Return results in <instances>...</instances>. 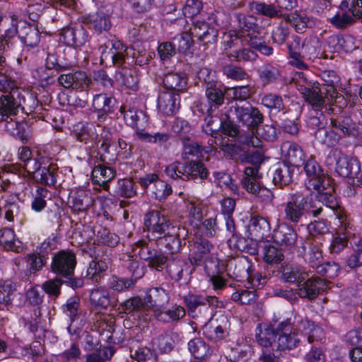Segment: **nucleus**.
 Listing matches in <instances>:
<instances>
[{
	"label": "nucleus",
	"instance_id": "nucleus-1",
	"mask_svg": "<svg viewBox=\"0 0 362 362\" xmlns=\"http://www.w3.org/2000/svg\"><path fill=\"white\" fill-rule=\"evenodd\" d=\"M320 203L317 198L313 199L299 192L289 194L281 205L283 220L296 226L302 223L308 214L317 217L322 211Z\"/></svg>",
	"mask_w": 362,
	"mask_h": 362
},
{
	"label": "nucleus",
	"instance_id": "nucleus-2",
	"mask_svg": "<svg viewBox=\"0 0 362 362\" xmlns=\"http://www.w3.org/2000/svg\"><path fill=\"white\" fill-rule=\"evenodd\" d=\"M303 165L307 177L306 187L317 192L316 198L320 202L331 207L336 206L334 187L330 177L324 172L321 165L312 157L305 160Z\"/></svg>",
	"mask_w": 362,
	"mask_h": 362
},
{
	"label": "nucleus",
	"instance_id": "nucleus-3",
	"mask_svg": "<svg viewBox=\"0 0 362 362\" xmlns=\"http://www.w3.org/2000/svg\"><path fill=\"white\" fill-rule=\"evenodd\" d=\"M166 174L173 179L184 181L208 177L209 170L200 160H192L185 162H175L165 169Z\"/></svg>",
	"mask_w": 362,
	"mask_h": 362
},
{
	"label": "nucleus",
	"instance_id": "nucleus-4",
	"mask_svg": "<svg viewBox=\"0 0 362 362\" xmlns=\"http://www.w3.org/2000/svg\"><path fill=\"white\" fill-rule=\"evenodd\" d=\"M166 174L173 179L184 181L208 177L209 170L200 160H192L185 162H175L165 169Z\"/></svg>",
	"mask_w": 362,
	"mask_h": 362
},
{
	"label": "nucleus",
	"instance_id": "nucleus-5",
	"mask_svg": "<svg viewBox=\"0 0 362 362\" xmlns=\"http://www.w3.org/2000/svg\"><path fill=\"white\" fill-rule=\"evenodd\" d=\"M247 162L252 166H246L243 170L244 175L241 179L243 187L250 193L257 194L261 190L259 180L262 175L259 171V165L264 161V156L259 151L248 154Z\"/></svg>",
	"mask_w": 362,
	"mask_h": 362
},
{
	"label": "nucleus",
	"instance_id": "nucleus-6",
	"mask_svg": "<svg viewBox=\"0 0 362 362\" xmlns=\"http://www.w3.org/2000/svg\"><path fill=\"white\" fill-rule=\"evenodd\" d=\"M227 117L228 119H235L238 123L252 130L257 129L264 120V116L261 112L249 104L242 106L235 104L231 106Z\"/></svg>",
	"mask_w": 362,
	"mask_h": 362
},
{
	"label": "nucleus",
	"instance_id": "nucleus-7",
	"mask_svg": "<svg viewBox=\"0 0 362 362\" xmlns=\"http://www.w3.org/2000/svg\"><path fill=\"white\" fill-rule=\"evenodd\" d=\"M144 226L148 232V238L152 240H158L173 228L168 218L158 211H151L144 216Z\"/></svg>",
	"mask_w": 362,
	"mask_h": 362
},
{
	"label": "nucleus",
	"instance_id": "nucleus-8",
	"mask_svg": "<svg viewBox=\"0 0 362 362\" xmlns=\"http://www.w3.org/2000/svg\"><path fill=\"white\" fill-rule=\"evenodd\" d=\"M276 350H292L296 348L300 342L302 334L297 329H294L288 320L277 324Z\"/></svg>",
	"mask_w": 362,
	"mask_h": 362
},
{
	"label": "nucleus",
	"instance_id": "nucleus-9",
	"mask_svg": "<svg viewBox=\"0 0 362 362\" xmlns=\"http://www.w3.org/2000/svg\"><path fill=\"white\" fill-rule=\"evenodd\" d=\"M297 88L305 100L316 110H322L323 108L327 110L326 91L323 87L320 88L305 79L303 83L297 84Z\"/></svg>",
	"mask_w": 362,
	"mask_h": 362
},
{
	"label": "nucleus",
	"instance_id": "nucleus-10",
	"mask_svg": "<svg viewBox=\"0 0 362 362\" xmlns=\"http://www.w3.org/2000/svg\"><path fill=\"white\" fill-rule=\"evenodd\" d=\"M76 265V255L71 251H59L52 257V272L64 278H69L74 275Z\"/></svg>",
	"mask_w": 362,
	"mask_h": 362
},
{
	"label": "nucleus",
	"instance_id": "nucleus-11",
	"mask_svg": "<svg viewBox=\"0 0 362 362\" xmlns=\"http://www.w3.org/2000/svg\"><path fill=\"white\" fill-rule=\"evenodd\" d=\"M329 156L336 159V172L344 177H355L360 171L359 161L355 158H349L338 149H334L330 152Z\"/></svg>",
	"mask_w": 362,
	"mask_h": 362
},
{
	"label": "nucleus",
	"instance_id": "nucleus-12",
	"mask_svg": "<svg viewBox=\"0 0 362 362\" xmlns=\"http://www.w3.org/2000/svg\"><path fill=\"white\" fill-rule=\"evenodd\" d=\"M329 282L318 276H311L307 280L300 282L296 290V293L301 298L310 300H315L318 295L325 291Z\"/></svg>",
	"mask_w": 362,
	"mask_h": 362
},
{
	"label": "nucleus",
	"instance_id": "nucleus-13",
	"mask_svg": "<svg viewBox=\"0 0 362 362\" xmlns=\"http://www.w3.org/2000/svg\"><path fill=\"white\" fill-rule=\"evenodd\" d=\"M195 268L196 266L182 259H170L166 266L167 272L171 279L176 282L182 281L185 284L189 282Z\"/></svg>",
	"mask_w": 362,
	"mask_h": 362
},
{
	"label": "nucleus",
	"instance_id": "nucleus-14",
	"mask_svg": "<svg viewBox=\"0 0 362 362\" xmlns=\"http://www.w3.org/2000/svg\"><path fill=\"white\" fill-rule=\"evenodd\" d=\"M189 262L197 267L203 264L214 246L207 239L197 236L189 242Z\"/></svg>",
	"mask_w": 362,
	"mask_h": 362
},
{
	"label": "nucleus",
	"instance_id": "nucleus-15",
	"mask_svg": "<svg viewBox=\"0 0 362 362\" xmlns=\"http://www.w3.org/2000/svg\"><path fill=\"white\" fill-rule=\"evenodd\" d=\"M22 89H14L11 93L0 97V121L15 117L21 107Z\"/></svg>",
	"mask_w": 362,
	"mask_h": 362
},
{
	"label": "nucleus",
	"instance_id": "nucleus-16",
	"mask_svg": "<svg viewBox=\"0 0 362 362\" xmlns=\"http://www.w3.org/2000/svg\"><path fill=\"white\" fill-rule=\"evenodd\" d=\"M293 226L286 222L279 224L273 231L274 242L280 246L289 248L294 247L298 235Z\"/></svg>",
	"mask_w": 362,
	"mask_h": 362
},
{
	"label": "nucleus",
	"instance_id": "nucleus-17",
	"mask_svg": "<svg viewBox=\"0 0 362 362\" xmlns=\"http://www.w3.org/2000/svg\"><path fill=\"white\" fill-rule=\"evenodd\" d=\"M100 51V62L110 59L114 64L122 65L124 62L127 47L120 41L106 42L104 45L99 47Z\"/></svg>",
	"mask_w": 362,
	"mask_h": 362
},
{
	"label": "nucleus",
	"instance_id": "nucleus-18",
	"mask_svg": "<svg viewBox=\"0 0 362 362\" xmlns=\"http://www.w3.org/2000/svg\"><path fill=\"white\" fill-rule=\"evenodd\" d=\"M281 153L286 163L297 168L303 165L305 155L298 144L289 141H284L281 146Z\"/></svg>",
	"mask_w": 362,
	"mask_h": 362
},
{
	"label": "nucleus",
	"instance_id": "nucleus-19",
	"mask_svg": "<svg viewBox=\"0 0 362 362\" xmlns=\"http://www.w3.org/2000/svg\"><path fill=\"white\" fill-rule=\"evenodd\" d=\"M189 31L194 37L204 44L214 43L218 37V30L204 21H197L190 27Z\"/></svg>",
	"mask_w": 362,
	"mask_h": 362
},
{
	"label": "nucleus",
	"instance_id": "nucleus-20",
	"mask_svg": "<svg viewBox=\"0 0 362 362\" xmlns=\"http://www.w3.org/2000/svg\"><path fill=\"white\" fill-rule=\"evenodd\" d=\"M300 255L303 256L308 265L317 270L323 262L322 252L317 246L310 244L309 242L302 241L300 249L298 250Z\"/></svg>",
	"mask_w": 362,
	"mask_h": 362
},
{
	"label": "nucleus",
	"instance_id": "nucleus-21",
	"mask_svg": "<svg viewBox=\"0 0 362 362\" xmlns=\"http://www.w3.org/2000/svg\"><path fill=\"white\" fill-rule=\"evenodd\" d=\"M114 172L110 168L100 164L95 166L92 170V188L100 191L101 189L107 190L108 182L114 177Z\"/></svg>",
	"mask_w": 362,
	"mask_h": 362
},
{
	"label": "nucleus",
	"instance_id": "nucleus-22",
	"mask_svg": "<svg viewBox=\"0 0 362 362\" xmlns=\"http://www.w3.org/2000/svg\"><path fill=\"white\" fill-rule=\"evenodd\" d=\"M0 124L1 127H4L10 135L20 139L23 143L28 141L30 135L26 123L17 121L14 117H11L0 121Z\"/></svg>",
	"mask_w": 362,
	"mask_h": 362
},
{
	"label": "nucleus",
	"instance_id": "nucleus-23",
	"mask_svg": "<svg viewBox=\"0 0 362 362\" xmlns=\"http://www.w3.org/2000/svg\"><path fill=\"white\" fill-rule=\"evenodd\" d=\"M158 108L164 115L175 114L180 108V95L172 92H162L158 98Z\"/></svg>",
	"mask_w": 362,
	"mask_h": 362
},
{
	"label": "nucleus",
	"instance_id": "nucleus-24",
	"mask_svg": "<svg viewBox=\"0 0 362 362\" xmlns=\"http://www.w3.org/2000/svg\"><path fill=\"white\" fill-rule=\"evenodd\" d=\"M226 91L222 85L218 82L211 84L205 88V95L208 104V111L215 112L224 103Z\"/></svg>",
	"mask_w": 362,
	"mask_h": 362
},
{
	"label": "nucleus",
	"instance_id": "nucleus-25",
	"mask_svg": "<svg viewBox=\"0 0 362 362\" xmlns=\"http://www.w3.org/2000/svg\"><path fill=\"white\" fill-rule=\"evenodd\" d=\"M209 323L206 324L204 327V334L206 338L213 341H218L225 338L228 334L227 332V323L228 320L225 316H221L220 318L221 323L218 322V320L216 321L208 320Z\"/></svg>",
	"mask_w": 362,
	"mask_h": 362
},
{
	"label": "nucleus",
	"instance_id": "nucleus-26",
	"mask_svg": "<svg viewBox=\"0 0 362 362\" xmlns=\"http://www.w3.org/2000/svg\"><path fill=\"white\" fill-rule=\"evenodd\" d=\"M279 272L281 273V281L289 284H296L297 286L308 276V273L302 267L294 264L281 265Z\"/></svg>",
	"mask_w": 362,
	"mask_h": 362
},
{
	"label": "nucleus",
	"instance_id": "nucleus-27",
	"mask_svg": "<svg viewBox=\"0 0 362 362\" xmlns=\"http://www.w3.org/2000/svg\"><path fill=\"white\" fill-rule=\"evenodd\" d=\"M258 332L256 333V339L258 344L265 348L272 347V350L276 349L277 324L265 325L263 328L258 326Z\"/></svg>",
	"mask_w": 362,
	"mask_h": 362
},
{
	"label": "nucleus",
	"instance_id": "nucleus-28",
	"mask_svg": "<svg viewBox=\"0 0 362 362\" xmlns=\"http://www.w3.org/2000/svg\"><path fill=\"white\" fill-rule=\"evenodd\" d=\"M248 228L252 239L259 240L267 235L270 231L271 226L267 218L260 216H253L249 221Z\"/></svg>",
	"mask_w": 362,
	"mask_h": 362
},
{
	"label": "nucleus",
	"instance_id": "nucleus-29",
	"mask_svg": "<svg viewBox=\"0 0 362 362\" xmlns=\"http://www.w3.org/2000/svg\"><path fill=\"white\" fill-rule=\"evenodd\" d=\"M223 306V303L219 301L216 296H211L207 300H205L199 305L195 310L189 313L193 318H200L204 320H211L213 315V308H220Z\"/></svg>",
	"mask_w": 362,
	"mask_h": 362
},
{
	"label": "nucleus",
	"instance_id": "nucleus-30",
	"mask_svg": "<svg viewBox=\"0 0 362 362\" xmlns=\"http://www.w3.org/2000/svg\"><path fill=\"white\" fill-rule=\"evenodd\" d=\"M169 298V294L165 289L153 287L147 291L144 300L148 309L154 307L156 309H161L168 303Z\"/></svg>",
	"mask_w": 362,
	"mask_h": 362
},
{
	"label": "nucleus",
	"instance_id": "nucleus-31",
	"mask_svg": "<svg viewBox=\"0 0 362 362\" xmlns=\"http://www.w3.org/2000/svg\"><path fill=\"white\" fill-rule=\"evenodd\" d=\"M179 230L180 228L178 227L174 226L168 231L169 233H167L156 242L158 245H163L169 253H177L181 247Z\"/></svg>",
	"mask_w": 362,
	"mask_h": 362
},
{
	"label": "nucleus",
	"instance_id": "nucleus-32",
	"mask_svg": "<svg viewBox=\"0 0 362 362\" xmlns=\"http://www.w3.org/2000/svg\"><path fill=\"white\" fill-rule=\"evenodd\" d=\"M0 245L6 250L21 252L23 250V243L16 238L14 231L8 228L0 230Z\"/></svg>",
	"mask_w": 362,
	"mask_h": 362
},
{
	"label": "nucleus",
	"instance_id": "nucleus-33",
	"mask_svg": "<svg viewBox=\"0 0 362 362\" xmlns=\"http://www.w3.org/2000/svg\"><path fill=\"white\" fill-rule=\"evenodd\" d=\"M285 19L298 33H303L307 28H312L315 25L313 18L300 12L288 14Z\"/></svg>",
	"mask_w": 362,
	"mask_h": 362
},
{
	"label": "nucleus",
	"instance_id": "nucleus-34",
	"mask_svg": "<svg viewBox=\"0 0 362 362\" xmlns=\"http://www.w3.org/2000/svg\"><path fill=\"white\" fill-rule=\"evenodd\" d=\"M18 37L27 47H34L40 41V32L37 27L24 23L18 31Z\"/></svg>",
	"mask_w": 362,
	"mask_h": 362
},
{
	"label": "nucleus",
	"instance_id": "nucleus-35",
	"mask_svg": "<svg viewBox=\"0 0 362 362\" xmlns=\"http://www.w3.org/2000/svg\"><path fill=\"white\" fill-rule=\"evenodd\" d=\"M186 314L185 310L183 307L177 305H174L171 308L163 310L161 309H154L153 315L155 317L162 322H170L177 321L185 317Z\"/></svg>",
	"mask_w": 362,
	"mask_h": 362
},
{
	"label": "nucleus",
	"instance_id": "nucleus-36",
	"mask_svg": "<svg viewBox=\"0 0 362 362\" xmlns=\"http://www.w3.org/2000/svg\"><path fill=\"white\" fill-rule=\"evenodd\" d=\"M293 170L286 163H277L273 172V182L280 187L288 185L292 181Z\"/></svg>",
	"mask_w": 362,
	"mask_h": 362
},
{
	"label": "nucleus",
	"instance_id": "nucleus-37",
	"mask_svg": "<svg viewBox=\"0 0 362 362\" xmlns=\"http://www.w3.org/2000/svg\"><path fill=\"white\" fill-rule=\"evenodd\" d=\"M182 144V157L185 160H189L193 158H199L202 156L203 151L207 152L206 147L197 141L192 140L189 136L181 137Z\"/></svg>",
	"mask_w": 362,
	"mask_h": 362
},
{
	"label": "nucleus",
	"instance_id": "nucleus-38",
	"mask_svg": "<svg viewBox=\"0 0 362 362\" xmlns=\"http://www.w3.org/2000/svg\"><path fill=\"white\" fill-rule=\"evenodd\" d=\"M163 85L168 90L182 92L186 89L187 78L185 74L169 72L163 77Z\"/></svg>",
	"mask_w": 362,
	"mask_h": 362
},
{
	"label": "nucleus",
	"instance_id": "nucleus-39",
	"mask_svg": "<svg viewBox=\"0 0 362 362\" xmlns=\"http://www.w3.org/2000/svg\"><path fill=\"white\" fill-rule=\"evenodd\" d=\"M321 54V43L319 38L314 35L306 37L303 40L302 57L310 60L319 57Z\"/></svg>",
	"mask_w": 362,
	"mask_h": 362
},
{
	"label": "nucleus",
	"instance_id": "nucleus-40",
	"mask_svg": "<svg viewBox=\"0 0 362 362\" xmlns=\"http://www.w3.org/2000/svg\"><path fill=\"white\" fill-rule=\"evenodd\" d=\"M97 126L98 129H95V141L94 146H92V148H95L98 151L97 156H95V157L100 155V160H105L102 153H107L108 151V148L110 147L109 140L110 134L99 123Z\"/></svg>",
	"mask_w": 362,
	"mask_h": 362
},
{
	"label": "nucleus",
	"instance_id": "nucleus-41",
	"mask_svg": "<svg viewBox=\"0 0 362 362\" xmlns=\"http://www.w3.org/2000/svg\"><path fill=\"white\" fill-rule=\"evenodd\" d=\"M250 8L257 15L264 16L270 18H279L281 16L276 5L264 1H253L250 4Z\"/></svg>",
	"mask_w": 362,
	"mask_h": 362
},
{
	"label": "nucleus",
	"instance_id": "nucleus-42",
	"mask_svg": "<svg viewBox=\"0 0 362 362\" xmlns=\"http://www.w3.org/2000/svg\"><path fill=\"white\" fill-rule=\"evenodd\" d=\"M238 21V27L239 31H237L244 36V34H250L251 33H259V26L257 23V18L251 15H243L240 13L235 14Z\"/></svg>",
	"mask_w": 362,
	"mask_h": 362
},
{
	"label": "nucleus",
	"instance_id": "nucleus-43",
	"mask_svg": "<svg viewBox=\"0 0 362 362\" xmlns=\"http://www.w3.org/2000/svg\"><path fill=\"white\" fill-rule=\"evenodd\" d=\"M112 13L110 6H101L94 16L93 27L96 31H107L110 27L109 16Z\"/></svg>",
	"mask_w": 362,
	"mask_h": 362
},
{
	"label": "nucleus",
	"instance_id": "nucleus-44",
	"mask_svg": "<svg viewBox=\"0 0 362 362\" xmlns=\"http://www.w3.org/2000/svg\"><path fill=\"white\" fill-rule=\"evenodd\" d=\"M57 167L54 164L42 166L38 170L34 180L37 182H40L47 185H54L57 182Z\"/></svg>",
	"mask_w": 362,
	"mask_h": 362
},
{
	"label": "nucleus",
	"instance_id": "nucleus-45",
	"mask_svg": "<svg viewBox=\"0 0 362 362\" xmlns=\"http://www.w3.org/2000/svg\"><path fill=\"white\" fill-rule=\"evenodd\" d=\"M188 349L195 358H206L211 354L209 346L201 338H194L188 342Z\"/></svg>",
	"mask_w": 362,
	"mask_h": 362
},
{
	"label": "nucleus",
	"instance_id": "nucleus-46",
	"mask_svg": "<svg viewBox=\"0 0 362 362\" xmlns=\"http://www.w3.org/2000/svg\"><path fill=\"white\" fill-rule=\"evenodd\" d=\"M331 127L336 129L342 136H351L354 122L350 117L338 116L330 119Z\"/></svg>",
	"mask_w": 362,
	"mask_h": 362
},
{
	"label": "nucleus",
	"instance_id": "nucleus-47",
	"mask_svg": "<svg viewBox=\"0 0 362 362\" xmlns=\"http://www.w3.org/2000/svg\"><path fill=\"white\" fill-rule=\"evenodd\" d=\"M21 107L23 112L30 115L33 112H38L41 110L39 102L34 93L27 92L22 89L21 93Z\"/></svg>",
	"mask_w": 362,
	"mask_h": 362
},
{
	"label": "nucleus",
	"instance_id": "nucleus-48",
	"mask_svg": "<svg viewBox=\"0 0 362 362\" xmlns=\"http://www.w3.org/2000/svg\"><path fill=\"white\" fill-rule=\"evenodd\" d=\"M110 98L106 94L100 93L94 95L92 106L95 109L97 114V118L99 122L106 117V113L109 111V105L110 103Z\"/></svg>",
	"mask_w": 362,
	"mask_h": 362
},
{
	"label": "nucleus",
	"instance_id": "nucleus-49",
	"mask_svg": "<svg viewBox=\"0 0 362 362\" xmlns=\"http://www.w3.org/2000/svg\"><path fill=\"white\" fill-rule=\"evenodd\" d=\"M214 112L207 110V116L204 118V124L202 126L203 132L211 135L213 138H216L223 126V121L216 115H213Z\"/></svg>",
	"mask_w": 362,
	"mask_h": 362
},
{
	"label": "nucleus",
	"instance_id": "nucleus-50",
	"mask_svg": "<svg viewBox=\"0 0 362 362\" xmlns=\"http://www.w3.org/2000/svg\"><path fill=\"white\" fill-rule=\"evenodd\" d=\"M124 119L127 124L136 129L144 128L147 122V117L141 110L129 109L124 113Z\"/></svg>",
	"mask_w": 362,
	"mask_h": 362
},
{
	"label": "nucleus",
	"instance_id": "nucleus-51",
	"mask_svg": "<svg viewBox=\"0 0 362 362\" xmlns=\"http://www.w3.org/2000/svg\"><path fill=\"white\" fill-rule=\"evenodd\" d=\"M257 73L264 85L275 82L280 76L279 70L271 64H264L259 67Z\"/></svg>",
	"mask_w": 362,
	"mask_h": 362
},
{
	"label": "nucleus",
	"instance_id": "nucleus-52",
	"mask_svg": "<svg viewBox=\"0 0 362 362\" xmlns=\"http://www.w3.org/2000/svg\"><path fill=\"white\" fill-rule=\"evenodd\" d=\"M343 137L339 132L332 127L329 131L325 129L320 130L319 132H315L316 139L328 146H335Z\"/></svg>",
	"mask_w": 362,
	"mask_h": 362
},
{
	"label": "nucleus",
	"instance_id": "nucleus-53",
	"mask_svg": "<svg viewBox=\"0 0 362 362\" xmlns=\"http://www.w3.org/2000/svg\"><path fill=\"white\" fill-rule=\"evenodd\" d=\"M262 104L269 110L270 112H285V105L281 95L275 93H268L262 98Z\"/></svg>",
	"mask_w": 362,
	"mask_h": 362
},
{
	"label": "nucleus",
	"instance_id": "nucleus-54",
	"mask_svg": "<svg viewBox=\"0 0 362 362\" xmlns=\"http://www.w3.org/2000/svg\"><path fill=\"white\" fill-rule=\"evenodd\" d=\"M10 21L11 27L6 29L4 34L0 38V51L9 49L13 45L12 40L16 34L18 35L19 30L17 29V18L15 16H12Z\"/></svg>",
	"mask_w": 362,
	"mask_h": 362
},
{
	"label": "nucleus",
	"instance_id": "nucleus-55",
	"mask_svg": "<svg viewBox=\"0 0 362 362\" xmlns=\"http://www.w3.org/2000/svg\"><path fill=\"white\" fill-rule=\"evenodd\" d=\"M127 261L129 262L127 269L132 274V276L129 279L134 280V283L136 284L137 280L142 278L145 274L146 272V266L130 255H127Z\"/></svg>",
	"mask_w": 362,
	"mask_h": 362
},
{
	"label": "nucleus",
	"instance_id": "nucleus-56",
	"mask_svg": "<svg viewBox=\"0 0 362 362\" xmlns=\"http://www.w3.org/2000/svg\"><path fill=\"white\" fill-rule=\"evenodd\" d=\"M351 233L349 230H344L339 228L338 235L333 238L329 250L331 253H339L347 245V241L351 237Z\"/></svg>",
	"mask_w": 362,
	"mask_h": 362
},
{
	"label": "nucleus",
	"instance_id": "nucleus-57",
	"mask_svg": "<svg viewBox=\"0 0 362 362\" xmlns=\"http://www.w3.org/2000/svg\"><path fill=\"white\" fill-rule=\"evenodd\" d=\"M284 258L281 249L272 245H265L263 248V259L267 264L280 263Z\"/></svg>",
	"mask_w": 362,
	"mask_h": 362
},
{
	"label": "nucleus",
	"instance_id": "nucleus-58",
	"mask_svg": "<svg viewBox=\"0 0 362 362\" xmlns=\"http://www.w3.org/2000/svg\"><path fill=\"white\" fill-rule=\"evenodd\" d=\"M82 34L81 30H75L72 28L62 29L61 38L69 46H79L83 43V40L79 38Z\"/></svg>",
	"mask_w": 362,
	"mask_h": 362
},
{
	"label": "nucleus",
	"instance_id": "nucleus-59",
	"mask_svg": "<svg viewBox=\"0 0 362 362\" xmlns=\"http://www.w3.org/2000/svg\"><path fill=\"white\" fill-rule=\"evenodd\" d=\"M257 53L250 48L235 49L234 51L228 53V58L230 60L236 62H255L257 59Z\"/></svg>",
	"mask_w": 362,
	"mask_h": 362
},
{
	"label": "nucleus",
	"instance_id": "nucleus-60",
	"mask_svg": "<svg viewBox=\"0 0 362 362\" xmlns=\"http://www.w3.org/2000/svg\"><path fill=\"white\" fill-rule=\"evenodd\" d=\"M193 35L191 32H184L173 37L172 42L179 52H187L193 43Z\"/></svg>",
	"mask_w": 362,
	"mask_h": 362
},
{
	"label": "nucleus",
	"instance_id": "nucleus-61",
	"mask_svg": "<svg viewBox=\"0 0 362 362\" xmlns=\"http://www.w3.org/2000/svg\"><path fill=\"white\" fill-rule=\"evenodd\" d=\"M242 37V35L236 30H230L224 34L223 41L222 42L223 52L222 55L228 57V53L234 51V48L238 44V39Z\"/></svg>",
	"mask_w": 362,
	"mask_h": 362
},
{
	"label": "nucleus",
	"instance_id": "nucleus-62",
	"mask_svg": "<svg viewBox=\"0 0 362 362\" xmlns=\"http://www.w3.org/2000/svg\"><path fill=\"white\" fill-rule=\"evenodd\" d=\"M257 294L255 291L239 288L231 295V299L235 302H238L242 305H250L255 301Z\"/></svg>",
	"mask_w": 362,
	"mask_h": 362
},
{
	"label": "nucleus",
	"instance_id": "nucleus-63",
	"mask_svg": "<svg viewBox=\"0 0 362 362\" xmlns=\"http://www.w3.org/2000/svg\"><path fill=\"white\" fill-rule=\"evenodd\" d=\"M122 308L125 313L145 311L148 310L146 301L145 300H142L139 296L133 297L125 300L122 304Z\"/></svg>",
	"mask_w": 362,
	"mask_h": 362
},
{
	"label": "nucleus",
	"instance_id": "nucleus-64",
	"mask_svg": "<svg viewBox=\"0 0 362 362\" xmlns=\"http://www.w3.org/2000/svg\"><path fill=\"white\" fill-rule=\"evenodd\" d=\"M96 238L99 243L110 247L116 246L119 240V236L110 233L106 227L100 228L97 230Z\"/></svg>",
	"mask_w": 362,
	"mask_h": 362
}]
</instances>
